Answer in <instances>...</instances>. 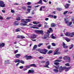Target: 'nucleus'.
I'll use <instances>...</instances> for the list:
<instances>
[{"label":"nucleus","instance_id":"1","mask_svg":"<svg viewBox=\"0 0 74 74\" xmlns=\"http://www.w3.org/2000/svg\"><path fill=\"white\" fill-rule=\"evenodd\" d=\"M36 51L40 52V53H43V54H46V53L47 52V50L44 49H38L36 50Z\"/></svg>","mask_w":74,"mask_h":74},{"label":"nucleus","instance_id":"2","mask_svg":"<svg viewBox=\"0 0 74 74\" xmlns=\"http://www.w3.org/2000/svg\"><path fill=\"white\" fill-rule=\"evenodd\" d=\"M63 59L64 60H66L67 62H70V58L67 56H64L63 57Z\"/></svg>","mask_w":74,"mask_h":74},{"label":"nucleus","instance_id":"3","mask_svg":"<svg viewBox=\"0 0 74 74\" xmlns=\"http://www.w3.org/2000/svg\"><path fill=\"white\" fill-rule=\"evenodd\" d=\"M65 35L66 36H69V37H73V32L72 33L66 32L65 34Z\"/></svg>","mask_w":74,"mask_h":74},{"label":"nucleus","instance_id":"4","mask_svg":"<svg viewBox=\"0 0 74 74\" xmlns=\"http://www.w3.org/2000/svg\"><path fill=\"white\" fill-rule=\"evenodd\" d=\"M35 32L36 33H38L39 34H43V31L42 30H36L35 31Z\"/></svg>","mask_w":74,"mask_h":74},{"label":"nucleus","instance_id":"5","mask_svg":"<svg viewBox=\"0 0 74 74\" xmlns=\"http://www.w3.org/2000/svg\"><path fill=\"white\" fill-rule=\"evenodd\" d=\"M59 51V49H56L55 51L54 52V53L53 55H59L60 53V52H58Z\"/></svg>","mask_w":74,"mask_h":74},{"label":"nucleus","instance_id":"6","mask_svg":"<svg viewBox=\"0 0 74 74\" xmlns=\"http://www.w3.org/2000/svg\"><path fill=\"white\" fill-rule=\"evenodd\" d=\"M3 1H0V6L1 7H5V4Z\"/></svg>","mask_w":74,"mask_h":74},{"label":"nucleus","instance_id":"7","mask_svg":"<svg viewBox=\"0 0 74 74\" xmlns=\"http://www.w3.org/2000/svg\"><path fill=\"white\" fill-rule=\"evenodd\" d=\"M25 58H26L27 60H29V59H33V57L31 56H27V55L25 56Z\"/></svg>","mask_w":74,"mask_h":74},{"label":"nucleus","instance_id":"8","mask_svg":"<svg viewBox=\"0 0 74 74\" xmlns=\"http://www.w3.org/2000/svg\"><path fill=\"white\" fill-rule=\"evenodd\" d=\"M31 22V19L27 18L25 19V21H24V22L25 23H27L28 22Z\"/></svg>","mask_w":74,"mask_h":74},{"label":"nucleus","instance_id":"9","mask_svg":"<svg viewBox=\"0 0 74 74\" xmlns=\"http://www.w3.org/2000/svg\"><path fill=\"white\" fill-rule=\"evenodd\" d=\"M49 30H50V31H49V30H47V35H46V36L47 37H48L49 36V34L50 33V32H53V30H52L51 28H49Z\"/></svg>","mask_w":74,"mask_h":74},{"label":"nucleus","instance_id":"10","mask_svg":"<svg viewBox=\"0 0 74 74\" xmlns=\"http://www.w3.org/2000/svg\"><path fill=\"white\" fill-rule=\"evenodd\" d=\"M64 69H66V67H62V66H61L59 68V71L60 72H62L63 70H64Z\"/></svg>","mask_w":74,"mask_h":74},{"label":"nucleus","instance_id":"11","mask_svg":"<svg viewBox=\"0 0 74 74\" xmlns=\"http://www.w3.org/2000/svg\"><path fill=\"white\" fill-rule=\"evenodd\" d=\"M64 21H65V23H67L68 26H70V25L72 24V22L69 23L68 21H66V19H65Z\"/></svg>","mask_w":74,"mask_h":74},{"label":"nucleus","instance_id":"12","mask_svg":"<svg viewBox=\"0 0 74 74\" xmlns=\"http://www.w3.org/2000/svg\"><path fill=\"white\" fill-rule=\"evenodd\" d=\"M37 38V36L35 34H33L31 36V38L32 39H34V38Z\"/></svg>","mask_w":74,"mask_h":74},{"label":"nucleus","instance_id":"13","mask_svg":"<svg viewBox=\"0 0 74 74\" xmlns=\"http://www.w3.org/2000/svg\"><path fill=\"white\" fill-rule=\"evenodd\" d=\"M62 44L63 45V48H64L66 49L68 48V46H66V44H65V43H64V42H63L62 43Z\"/></svg>","mask_w":74,"mask_h":74},{"label":"nucleus","instance_id":"14","mask_svg":"<svg viewBox=\"0 0 74 74\" xmlns=\"http://www.w3.org/2000/svg\"><path fill=\"white\" fill-rule=\"evenodd\" d=\"M49 64V61H48L46 62V66H45L44 67H47V68H49V66H48Z\"/></svg>","mask_w":74,"mask_h":74},{"label":"nucleus","instance_id":"15","mask_svg":"<svg viewBox=\"0 0 74 74\" xmlns=\"http://www.w3.org/2000/svg\"><path fill=\"white\" fill-rule=\"evenodd\" d=\"M34 71L33 70H29L28 72V74H29L30 73L33 74L34 73Z\"/></svg>","mask_w":74,"mask_h":74},{"label":"nucleus","instance_id":"16","mask_svg":"<svg viewBox=\"0 0 74 74\" xmlns=\"http://www.w3.org/2000/svg\"><path fill=\"white\" fill-rule=\"evenodd\" d=\"M30 67H37V66L35 64H32L30 65Z\"/></svg>","mask_w":74,"mask_h":74},{"label":"nucleus","instance_id":"17","mask_svg":"<svg viewBox=\"0 0 74 74\" xmlns=\"http://www.w3.org/2000/svg\"><path fill=\"white\" fill-rule=\"evenodd\" d=\"M21 56V54H16L15 55V57L17 58H19Z\"/></svg>","mask_w":74,"mask_h":74},{"label":"nucleus","instance_id":"18","mask_svg":"<svg viewBox=\"0 0 74 74\" xmlns=\"http://www.w3.org/2000/svg\"><path fill=\"white\" fill-rule=\"evenodd\" d=\"M5 46V44L4 43H0V47H4Z\"/></svg>","mask_w":74,"mask_h":74},{"label":"nucleus","instance_id":"19","mask_svg":"<svg viewBox=\"0 0 74 74\" xmlns=\"http://www.w3.org/2000/svg\"><path fill=\"white\" fill-rule=\"evenodd\" d=\"M30 10H31V9L29 8L27 9V11H28V12H26V14H27L30 13Z\"/></svg>","mask_w":74,"mask_h":74},{"label":"nucleus","instance_id":"20","mask_svg":"<svg viewBox=\"0 0 74 74\" xmlns=\"http://www.w3.org/2000/svg\"><path fill=\"white\" fill-rule=\"evenodd\" d=\"M70 5L69 4L67 3L66 5H65V8H69V5Z\"/></svg>","mask_w":74,"mask_h":74},{"label":"nucleus","instance_id":"21","mask_svg":"<svg viewBox=\"0 0 74 74\" xmlns=\"http://www.w3.org/2000/svg\"><path fill=\"white\" fill-rule=\"evenodd\" d=\"M48 23H44V25H45V28H47V27H48V26L47 25Z\"/></svg>","mask_w":74,"mask_h":74},{"label":"nucleus","instance_id":"22","mask_svg":"<svg viewBox=\"0 0 74 74\" xmlns=\"http://www.w3.org/2000/svg\"><path fill=\"white\" fill-rule=\"evenodd\" d=\"M14 25H15V26H17V25H18V21H15L14 23Z\"/></svg>","mask_w":74,"mask_h":74},{"label":"nucleus","instance_id":"23","mask_svg":"<svg viewBox=\"0 0 74 74\" xmlns=\"http://www.w3.org/2000/svg\"><path fill=\"white\" fill-rule=\"evenodd\" d=\"M65 40H66L67 42H69V41H70V39L67 38H65Z\"/></svg>","mask_w":74,"mask_h":74},{"label":"nucleus","instance_id":"24","mask_svg":"<svg viewBox=\"0 0 74 74\" xmlns=\"http://www.w3.org/2000/svg\"><path fill=\"white\" fill-rule=\"evenodd\" d=\"M55 26H56V25H55V24L54 23H52L51 24V27H55Z\"/></svg>","mask_w":74,"mask_h":74},{"label":"nucleus","instance_id":"25","mask_svg":"<svg viewBox=\"0 0 74 74\" xmlns=\"http://www.w3.org/2000/svg\"><path fill=\"white\" fill-rule=\"evenodd\" d=\"M71 67H69L68 68H66V70H65V71H69V69H70V68H71Z\"/></svg>","mask_w":74,"mask_h":74},{"label":"nucleus","instance_id":"26","mask_svg":"<svg viewBox=\"0 0 74 74\" xmlns=\"http://www.w3.org/2000/svg\"><path fill=\"white\" fill-rule=\"evenodd\" d=\"M32 23L33 24H35L36 25H37L39 23V22L37 21H33Z\"/></svg>","mask_w":74,"mask_h":74},{"label":"nucleus","instance_id":"27","mask_svg":"<svg viewBox=\"0 0 74 74\" xmlns=\"http://www.w3.org/2000/svg\"><path fill=\"white\" fill-rule=\"evenodd\" d=\"M53 71L55 73H58L59 72V70L57 69H53Z\"/></svg>","mask_w":74,"mask_h":74},{"label":"nucleus","instance_id":"28","mask_svg":"<svg viewBox=\"0 0 74 74\" xmlns=\"http://www.w3.org/2000/svg\"><path fill=\"white\" fill-rule=\"evenodd\" d=\"M43 45V43H39V44L38 45V47H40L41 45Z\"/></svg>","mask_w":74,"mask_h":74},{"label":"nucleus","instance_id":"29","mask_svg":"<svg viewBox=\"0 0 74 74\" xmlns=\"http://www.w3.org/2000/svg\"><path fill=\"white\" fill-rule=\"evenodd\" d=\"M20 63L23 64H25V62L22 60H20Z\"/></svg>","mask_w":74,"mask_h":74},{"label":"nucleus","instance_id":"30","mask_svg":"<svg viewBox=\"0 0 74 74\" xmlns=\"http://www.w3.org/2000/svg\"><path fill=\"white\" fill-rule=\"evenodd\" d=\"M51 38H52L53 39H55V37L53 36V34H52L51 35Z\"/></svg>","mask_w":74,"mask_h":74},{"label":"nucleus","instance_id":"31","mask_svg":"<svg viewBox=\"0 0 74 74\" xmlns=\"http://www.w3.org/2000/svg\"><path fill=\"white\" fill-rule=\"evenodd\" d=\"M37 47V46L36 45H35L33 47V49H36Z\"/></svg>","mask_w":74,"mask_h":74},{"label":"nucleus","instance_id":"32","mask_svg":"<svg viewBox=\"0 0 74 74\" xmlns=\"http://www.w3.org/2000/svg\"><path fill=\"white\" fill-rule=\"evenodd\" d=\"M38 4H41V5L42 4V0H40L39 2H38Z\"/></svg>","mask_w":74,"mask_h":74},{"label":"nucleus","instance_id":"33","mask_svg":"<svg viewBox=\"0 0 74 74\" xmlns=\"http://www.w3.org/2000/svg\"><path fill=\"white\" fill-rule=\"evenodd\" d=\"M20 62V60L18 59H16V60H15L14 62L15 63H17V62Z\"/></svg>","mask_w":74,"mask_h":74},{"label":"nucleus","instance_id":"34","mask_svg":"<svg viewBox=\"0 0 74 74\" xmlns=\"http://www.w3.org/2000/svg\"><path fill=\"white\" fill-rule=\"evenodd\" d=\"M20 30H21V29L19 28H18L17 29H16V31L17 32H20Z\"/></svg>","mask_w":74,"mask_h":74},{"label":"nucleus","instance_id":"35","mask_svg":"<svg viewBox=\"0 0 74 74\" xmlns=\"http://www.w3.org/2000/svg\"><path fill=\"white\" fill-rule=\"evenodd\" d=\"M62 61V60H59V59H58L56 60H55V62H60Z\"/></svg>","mask_w":74,"mask_h":74},{"label":"nucleus","instance_id":"36","mask_svg":"<svg viewBox=\"0 0 74 74\" xmlns=\"http://www.w3.org/2000/svg\"><path fill=\"white\" fill-rule=\"evenodd\" d=\"M25 67H26V69H29V68H30V65H27L25 66Z\"/></svg>","mask_w":74,"mask_h":74},{"label":"nucleus","instance_id":"37","mask_svg":"<svg viewBox=\"0 0 74 74\" xmlns=\"http://www.w3.org/2000/svg\"><path fill=\"white\" fill-rule=\"evenodd\" d=\"M5 64H8L9 63V60L5 61Z\"/></svg>","mask_w":74,"mask_h":74},{"label":"nucleus","instance_id":"38","mask_svg":"<svg viewBox=\"0 0 74 74\" xmlns=\"http://www.w3.org/2000/svg\"><path fill=\"white\" fill-rule=\"evenodd\" d=\"M21 26H26V24L25 23H21Z\"/></svg>","mask_w":74,"mask_h":74},{"label":"nucleus","instance_id":"39","mask_svg":"<svg viewBox=\"0 0 74 74\" xmlns=\"http://www.w3.org/2000/svg\"><path fill=\"white\" fill-rule=\"evenodd\" d=\"M20 38L21 39H23V38H25V37L23 36H20Z\"/></svg>","mask_w":74,"mask_h":74},{"label":"nucleus","instance_id":"40","mask_svg":"<svg viewBox=\"0 0 74 74\" xmlns=\"http://www.w3.org/2000/svg\"><path fill=\"white\" fill-rule=\"evenodd\" d=\"M22 8L23 10H26V8L25 6L23 7Z\"/></svg>","mask_w":74,"mask_h":74},{"label":"nucleus","instance_id":"41","mask_svg":"<svg viewBox=\"0 0 74 74\" xmlns=\"http://www.w3.org/2000/svg\"><path fill=\"white\" fill-rule=\"evenodd\" d=\"M69 12V11H65L64 12V14L65 15V14H67V12Z\"/></svg>","mask_w":74,"mask_h":74},{"label":"nucleus","instance_id":"42","mask_svg":"<svg viewBox=\"0 0 74 74\" xmlns=\"http://www.w3.org/2000/svg\"><path fill=\"white\" fill-rule=\"evenodd\" d=\"M57 11H61L62 8H57Z\"/></svg>","mask_w":74,"mask_h":74},{"label":"nucleus","instance_id":"43","mask_svg":"<svg viewBox=\"0 0 74 74\" xmlns=\"http://www.w3.org/2000/svg\"><path fill=\"white\" fill-rule=\"evenodd\" d=\"M20 20H21V18H20V17H19L17 18L16 19V20L17 21H20Z\"/></svg>","mask_w":74,"mask_h":74},{"label":"nucleus","instance_id":"44","mask_svg":"<svg viewBox=\"0 0 74 74\" xmlns=\"http://www.w3.org/2000/svg\"><path fill=\"white\" fill-rule=\"evenodd\" d=\"M52 53V51L50 50L49 51L48 53V54H50V53Z\"/></svg>","mask_w":74,"mask_h":74},{"label":"nucleus","instance_id":"45","mask_svg":"<svg viewBox=\"0 0 74 74\" xmlns=\"http://www.w3.org/2000/svg\"><path fill=\"white\" fill-rule=\"evenodd\" d=\"M48 17H52V18H53V15H50L48 16Z\"/></svg>","mask_w":74,"mask_h":74},{"label":"nucleus","instance_id":"46","mask_svg":"<svg viewBox=\"0 0 74 74\" xmlns=\"http://www.w3.org/2000/svg\"><path fill=\"white\" fill-rule=\"evenodd\" d=\"M66 66H70V65L69 64V63H67L66 64H65Z\"/></svg>","mask_w":74,"mask_h":74},{"label":"nucleus","instance_id":"47","mask_svg":"<svg viewBox=\"0 0 74 74\" xmlns=\"http://www.w3.org/2000/svg\"><path fill=\"white\" fill-rule=\"evenodd\" d=\"M54 64H56V65H58V64H59V63L58 62H54Z\"/></svg>","mask_w":74,"mask_h":74},{"label":"nucleus","instance_id":"48","mask_svg":"<svg viewBox=\"0 0 74 74\" xmlns=\"http://www.w3.org/2000/svg\"><path fill=\"white\" fill-rule=\"evenodd\" d=\"M17 52H18V50L15 51L14 53H16Z\"/></svg>","mask_w":74,"mask_h":74},{"label":"nucleus","instance_id":"49","mask_svg":"<svg viewBox=\"0 0 74 74\" xmlns=\"http://www.w3.org/2000/svg\"><path fill=\"white\" fill-rule=\"evenodd\" d=\"M48 49H51V46L49 45L47 47Z\"/></svg>","mask_w":74,"mask_h":74},{"label":"nucleus","instance_id":"50","mask_svg":"<svg viewBox=\"0 0 74 74\" xmlns=\"http://www.w3.org/2000/svg\"><path fill=\"white\" fill-rule=\"evenodd\" d=\"M52 45H53V46H55L56 45H55V44L54 43H52Z\"/></svg>","mask_w":74,"mask_h":74},{"label":"nucleus","instance_id":"51","mask_svg":"<svg viewBox=\"0 0 74 74\" xmlns=\"http://www.w3.org/2000/svg\"><path fill=\"white\" fill-rule=\"evenodd\" d=\"M43 58H44L43 57H39V59H42Z\"/></svg>","mask_w":74,"mask_h":74},{"label":"nucleus","instance_id":"52","mask_svg":"<svg viewBox=\"0 0 74 74\" xmlns=\"http://www.w3.org/2000/svg\"><path fill=\"white\" fill-rule=\"evenodd\" d=\"M30 28H33V29H35V27H34V26H32L30 27Z\"/></svg>","mask_w":74,"mask_h":74},{"label":"nucleus","instance_id":"53","mask_svg":"<svg viewBox=\"0 0 74 74\" xmlns=\"http://www.w3.org/2000/svg\"><path fill=\"white\" fill-rule=\"evenodd\" d=\"M19 68L20 69H23V66H21L19 67Z\"/></svg>","mask_w":74,"mask_h":74},{"label":"nucleus","instance_id":"54","mask_svg":"<svg viewBox=\"0 0 74 74\" xmlns=\"http://www.w3.org/2000/svg\"><path fill=\"white\" fill-rule=\"evenodd\" d=\"M3 17L2 16H1V15H0V19H3Z\"/></svg>","mask_w":74,"mask_h":74},{"label":"nucleus","instance_id":"55","mask_svg":"<svg viewBox=\"0 0 74 74\" xmlns=\"http://www.w3.org/2000/svg\"><path fill=\"white\" fill-rule=\"evenodd\" d=\"M62 58L63 57H62V56H60L59 58V59H62Z\"/></svg>","mask_w":74,"mask_h":74},{"label":"nucleus","instance_id":"56","mask_svg":"<svg viewBox=\"0 0 74 74\" xmlns=\"http://www.w3.org/2000/svg\"><path fill=\"white\" fill-rule=\"evenodd\" d=\"M11 12L12 13H14V12H15V11H14L12 10H11Z\"/></svg>","mask_w":74,"mask_h":74},{"label":"nucleus","instance_id":"57","mask_svg":"<svg viewBox=\"0 0 74 74\" xmlns=\"http://www.w3.org/2000/svg\"><path fill=\"white\" fill-rule=\"evenodd\" d=\"M27 8H31L32 6H31L30 5H28L27 6Z\"/></svg>","mask_w":74,"mask_h":74},{"label":"nucleus","instance_id":"58","mask_svg":"<svg viewBox=\"0 0 74 74\" xmlns=\"http://www.w3.org/2000/svg\"><path fill=\"white\" fill-rule=\"evenodd\" d=\"M56 69H58L59 68V66H56L55 67Z\"/></svg>","mask_w":74,"mask_h":74},{"label":"nucleus","instance_id":"59","mask_svg":"<svg viewBox=\"0 0 74 74\" xmlns=\"http://www.w3.org/2000/svg\"><path fill=\"white\" fill-rule=\"evenodd\" d=\"M30 4H31V3L30 2H28L27 3V5H30Z\"/></svg>","mask_w":74,"mask_h":74},{"label":"nucleus","instance_id":"60","mask_svg":"<svg viewBox=\"0 0 74 74\" xmlns=\"http://www.w3.org/2000/svg\"><path fill=\"white\" fill-rule=\"evenodd\" d=\"M41 25L40 24H39V25H38V27H41Z\"/></svg>","mask_w":74,"mask_h":74},{"label":"nucleus","instance_id":"61","mask_svg":"<svg viewBox=\"0 0 74 74\" xmlns=\"http://www.w3.org/2000/svg\"><path fill=\"white\" fill-rule=\"evenodd\" d=\"M45 62V61H42L41 62V63H44Z\"/></svg>","mask_w":74,"mask_h":74},{"label":"nucleus","instance_id":"62","mask_svg":"<svg viewBox=\"0 0 74 74\" xmlns=\"http://www.w3.org/2000/svg\"><path fill=\"white\" fill-rule=\"evenodd\" d=\"M53 17L54 18V19H56V18H57V16H53Z\"/></svg>","mask_w":74,"mask_h":74},{"label":"nucleus","instance_id":"63","mask_svg":"<svg viewBox=\"0 0 74 74\" xmlns=\"http://www.w3.org/2000/svg\"><path fill=\"white\" fill-rule=\"evenodd\" d=\"M49 19L48 18H45V21H48Z\"/></svg>","mask_w":74,"mask_h":74},{"label":"nucleus","instance_id":"64","mask_svg":"<svg viewBox=\"0 0 74 74\" xmlns=\"http://www.w3.org/2000/svg\"><path fill=\"white\" fill-rule=\"evenodd\" d=\"M47 37L46 36H44L43 38V39H45V38H47Z\"/></svg>","mask_w":74,"mask_h":74}]
</instances>
